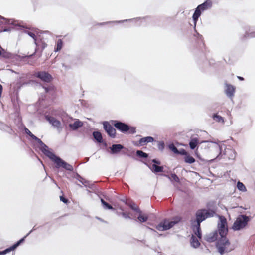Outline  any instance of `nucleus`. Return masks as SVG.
<instances>
[{
    "label": "nucleus",
    "mask_w": 255,
    "mask_h": 255,
    "mask_svg": "<svg viewBox=\"0 0 255 255\" xmlns=\"http://www.w3.org/2000/svg\"><path fill=\"white\" fill-rule=\"evenodd\" d=\"M219 219L220 222L218 224V228L221 239L218 242L217 247L219 252L221 254H223L226 250H227V247L230 243L226 237L228 232L226 218L224 216H220Z\"/></svg>",
    "instance_id": "1"
},
{
    "label": "nucleus",
    "mask_w": 255,
    "mask_h": 255,
    "mask_svg": "<svg viewBox=\"0 0 255 255\" xmlns=\"http://www.w3.org/2000/svg\"><path fill=\"white\" fill-rule=\"evenodd\" d=\"M114 204L113 205V210H116L119 215H122L126 219L130 218L129 214L124 212V207L126 205H128L131 209L137 213H140L139 207L133 201L118 199H115Z\"/></svg>",
    "instance_id": "2"
},
{
    "label": "nucleus",
    "mask_w": 255,
    "mask_h": 255,
    "mask_svg": "<svg viewBox=\"0 0 255 255\" xmlns=\"http://www.w3.org/2000/svg\"><path fill=\"white\" fill-rule=\"evenodd\" d=\"M249 221L250 218L248 216L245 215H239L235 221L232 229L234 231L242 230L245 228Z\"/></svg>",
    "instance_id": "3"
},
{
    "label": "nucleus",
    "mask_w": 255,
    "mask_h": 255,
    "mask_svg": "<svg viewBox=\"0 0 255 255\" xmlns=\"http://www.w3.org/2000/svg\"><path fill=\"white\" fill-rule=\"evenodd\" d=\"M212 5V1L209 0H207L203 3L197 6L192 16L195 23L197 22L198 18L201 15V12L211 8Z\"/></svg>",
    "instance_id": "4"
},
{
    "label": "nucleus",
    "mask_w": 255,
    "mask_h": 255,
    "mask_svg": "<svg viewBox=\"0 0 255 255\" xmlns=\"http://www.w3.org/2000/svg\"><path fill=\"white\" fill-rule=\"evenodd\" d=\"M51 161L55 164L54 168L56 169L62 168L67 171H73V167L71 164L68 163L57 155H56Z\"/></svg>",
    "instance_id": "5"
},
{
    "label": "nucleus",
    "mask_w": 255,
    "mask_h": 255,
    "mask_svg": "<svg viewBox=\"0 0 255 255\" xmlns=\"http://www.w3.org/2000/svg\"><path fill=\"white\" fill-rule=\"evenodd\" d=\"M93 140L94 142L98 143L99 145H103L106 151L112 154V146L108 147L105 141L103 138L101 133L99 131H94L92 133Z\"/></svg>",
    "instance_id": "6"
},
{
    "label": "nucleus",
    "mask_w": 255,
    "mask_h": 255,
    "mask_svg": "<svg viewBox=\"0 0 255 255\" xmlns=\"http://www.w3.org/2000/svg\"><path fill=\"white\" fill-rule=\"evenodd\" d=\"M181 218L176 217L174 218V221L164 220L160 222L156 227L157 229L160 231L167 230L172 228L174 225L180 221Z\"/></svg>",
    "instance_id": "7"
},
{
    "label": "nucleus",
    "mask_w": 255,
    "mask_h": 255,
    "mask_svg": "<svg viewBox=\"0 0 255 255\" xmlns=\"http://www.w3.org/2000/svg\"><path fill=\"white\" fill-rule=\"evenodd\" d=\"M115 127L122 132H128L129 134H133L136 132L134 127H129L128 125L117 121H113Z\"/></svg>",
    "instance_id": "8"
},
{
    "label": "nucleus",
    "mask_w": 255,
    "mask_h": 255,
    "mask_svg": "<svg viewBox=\"0 0 255 255\" xmlns=\"http://www.w3.org/2000/svg\"><path fill=\"white\" fill-rule=\"evenodd\" d=\"M37 143L39 145V148L43 154L50 160H53L56 155L54 152L51 151V149H50L40 139L38 141Z\"/></svg>",
    "instance_id": "9"
},
{
    "label": "nucleus",
    "mask_w": 255,
    "mask_h": 255,
    "mask_svg": "<svg viewBox=\"0 0 255 255\" xmlns=\"http://www.w3.org/2000/svg\"><path fill=\"white\" fill-rule=\"evenodd\" d=\"M34 76L39 78L44 83H48L53 80L52 75L45 71L35 72Z\"/></svg>",
    "instance_id": "10"
},
{
    "label": "nucleus",
    "mask_w": 255,
    "mask_h": 255,
    "mask_svg": "<svg viewBox=\"0 0 255 255\" xmlns=\"http://www.w3.org/2000/svg\"><path fill=\"white\" fill-rule=\"evenodd\" d=\"M44 117L46 121H48L53 127L56 128L58 130H61V123L59 120L49 115H45Z\"/></svg>",
    "instance_id": "11"
},
{
    "label": "nucleus",
    "mask_w": 255,
    "mask_h": 255,
    "mask_svg": "<svg viewBox=\"0 0 255 255\" xmlns=\"http://www.w3.org/2000/svg\"><path fill=\"white\" fill-rule=\"evenodd\" d=\"M42 43L40 44V45L38 47V49H37V51L36 52V48L35 49V51L33 53L26 55V59H29L32 58L33 57L34 55H36L38 58H40L42 56V53L43 51V50L46 47L47 44L44 42L42 40Z\"/></svg>",
    "instance_id": "12"
},
{
    "label": "nucleus",
    "mask_w": 255,
    "mask_h": 255,
    "mask_svg": "<svg viewBox=\"0 0 255 255\" xmlns=\"http://www.w3.org/2000/svg\"><path fill=\"white\" fill-rule=\"evenodd\" d=\"M24 32L27 35H28L30 37H31L34 41V44L36 45V52L37 50V49H38V46L40 45L42 43V39L40 38V36L38 35V38L36 36L34 32H32L31 31H29L27 30H24Z\"/></svg>",
    "instance_id": "13"
},
{
    "label": "nucleus",
    "mask_w": 255,
    "mask_h": 255,
    "mask_svg": "<svg viewBox=\"0 0 255 255\" xmlns=\"http://www.w3.org/2000/svg\"><path fill=\"white\" fill-rule=\"evenodd\" d=\"M40 85L44 89L45 93L51 96H54L55 93V87L52 84H42L40 83Z\"/></svg>",
    "instance_id": "14"
},
{
    "label": "nucleus",
    "mask_w": 255,
    "mask_h": 255,
    "mask_svg": "<svg viewBox=\"0 0 255 255\" xmlns=\"http://www.w3.org/2000/svg\"><path fill=\"white\" fill-rule=\"evenodd\" d=\"M196 222L198 226H200V223L207 218L203 209L198 210L196 214Z\"/></svg>",
    "instance_id": "15"
},
{
    "label": "nucleus",
    "mask_w": 255,
    "mask_h": 255,
    "mask_svg": "<svg viewBox=\"0 0 255 255\" xmlns=\"http://www.w3.org/2000/svg\"><path fill=\"white\" fill-rule=\"evenodd\" d=\"M83 126V123L79 119H76L73 123H70L68 126L70 129L72 131H76L79 128Z\"/></svg>",
    "instance_id": "16"
},
{
    "label": "nucleus",
    "mask_w": 255,
    "mask_h": 255,
    "mask_svg": "<svg viewBox=\"0 0 255 255\" xmlns=\"http://www.w3.org/2000/svg\"><path fill=\"white\" fill-rule=\"evenodd\" d=\"M74 178L79 181L81 184L84 186L87 187H90V182L88 180H86L85 178L82 177L78 173H76L74 175Z\"/></svg>",
    "instance_id": "17"
},
{
    "label": "nucleus",
    "mask_w": 255,
    "mask_h": 255,
    "mask_svg": "<svg viewBox=\"0 0 255 255\" xmlns=\"http://www.w3.org/2000/svg\"><path fill=\"white\" fill-rule=\"evenodd\" d=\"M217 238L218 233L217 231L210 233L206 235L205 237V240L209 243L215 241L217 239Z\"/></svg>",
    "instance_id": "18"
},
{
    "label": "nucleus",
    "mask_w": 255,
    "mask_h": 255,
    "mask_svg": "<svg viewBox=\"0 0 255 255\" xmlns=\"http://www.w3.org/2000/svg\"><path fill=\"white\" fill-rule=\"evenodd\" d=\"M235 87L233 85L229 84H226L225 93L229 97H232L235 92Z\"/></svg>",
    "instance_id": "19"
},
{
    "label": "nucleus",
    "mask_w": 255,
    "mask_h": 255,
    "mask_svg": "<svg viewBox=\"0 0 255 255\" xmlns=\"http://www.w3.org/2000/svg\"><path fill=\"white\" fill-rule=\"evenodd\" d=\"M103 125V128L107 132L109 137H112V125L110 124V122L103 121L102 122Z\"/></svg>",
    "instance_id": "20"
},
{
    "label": "nucleus",
    "mask_w": 255,
    "mask_h": 255,
    "mask_svg": "<svg viewBox=\"0 0 255 255\" xmlns=\"http://www.w3.org/2000/svg\"><path fill=\"white\" fill-rule=\"evenodd\" d=\"M0 19L3 20L0 21V24H12L16 26H20L18 23L14 21V20L6 18L1 15H0Z\"/></svg>",
    "instance_id": "21"
},
{
    "label": "nucleus",
    "mask_w": 255,
    "mask_h": 255,
    "mask_svg": "<svg viewBox=\"0 0 255 255\" xmlns=\"http://www.w3.org/2000/svg\"><path fill=\"white\" fill-rule=\"evenodd\" d=\"M153 140V138L150 136L143 137L139 140L138 144L137 145L138 146H143L146 145L147 143L152 142Z\"/></svg>",
    "instance_id": "22"
},
{
    "label": "nucleus",
    "mask_w": 255,
    "mask_h": 255,
    "mask_svg": "<svg viewBox=\"0 0 255 255\" xmlns=\"http://www.w3.org/2000/svg\"><path fill=\"white\" fill-rule=\"evenodd\" d=\"M12 102L13 103L14 113L16 115L18 116L20 113V105L18 100L17 99V101L16 102L15 100L12 99Z\"/></svg>",
    "instance_id": "23"
},
{
    "label": "nucleus",
    "mask_w": 255,
    "mask_h": 255,
    "mask_svg": "<svg viewBox=\"0 0 255 255\" xmlns=\"http://www.w3.org/2000/svg\"><path fill=\"white\" fill-rule=\"evenodd\" d=\"M14 21H15V20H14ZM15 22L17 23H18L19 24V25H20V26L18 27V26H14V25H13L12 24H8V25L12 26V27H4V28H2V29H1L0 30V32H9V31H11V29H12V28H16L17 29H22V28H24V26H21L17 21H15Z\"/></svg>",
    "instance_id": "24"
},
{
    "label": "nucleus",
    "mask_w": 255,
    "mask_h": 255,
    "mask_svg": "<svg viewBox=\"0 0 255 255\" xmlns=\"http://www.w3.org/2000/svg\"><path fill=\"white\" fill-rule=\"evenodd\" d=\"M190 243L194 248H198L200 245V243L197 238L193 235H192L190 239Z\"/></svg>",
    "instance_id": "25"
},
{
    "label": "nucleus",
    "mask_w": 255,
    "mask_h": 255,
    "mask_svg": "<svg viewBox=\"0 0 255 255\" xmlns=\"http://www.w3.org/2000/svg\"><path fill=\"white\" fill-rule=\"evenodd\" d=\"M199 143V139L197 137L191 138L189 142V146L191 149H194Z\"/></svg>",
    "instance_id": "26"
},
{
    "label": "nucleus",
    "mask_w": 255,
    "mask_h": 255,
    "mask_svg": "<svg viewBox=\"0 0 255 255\" xmlns=\"http://www.w3.org/2000/svg\"><path fill=\"white\" fill-rule=\"evenodd\" d=\"M193 230L195 235H196L199 239H201L202 233L200 226H198V224H196L193 229Z\"/></svg>",
    "instance_id": "27"
},
{
    "label": "nucleus",
    "mask_w": 255,
    "mask_h": 255,
    "mask_svg": "<svg viewBox=\"0 0 255 255\" xmlns=\"http://www.w3.org/2000/svg\"><path fill=\"white\" fill-rule=\"evenodd\" d=\"M63 42L62 39H59L57 42L54 48V51L57 52L61 50L63 47Z\"/></svg>",
    "instance_id": "28"
},
{
    "label": "nucleus",
    "mask_w": 255,
    "mask_h": 255,
    "mask_svg": "<svg viewBox=\"0 0 255 255\" xmlns=\"http://www.w3.org/2000/svg\"><path fill=\"white\" fill-rule=\"evenodd\" d=\"M213 119L218 123H221L222 124H224L225 121L224 118L221 116L219 115L218 113H215L212 116Z\"/></svg>",
    "instance_id": "29"
},
{
    "label": "nucleus",
    "mask_w": 255,
    "mask_h": 255,
    "mask_svg": "<svg viewBox=\"0 0 255 255\" xmlns=\"http://www.w3.org/2000/svg\"><path fill=\"white\" fill-rule=\"evenodd\" d=\"M101 204L103 207V208L105 209L112 210V205L109 204L104 199L100 197Z\"/></svg>",
    "instance_id": "30"
},
{
    "label": "nucleus",
    "mask_w": 255,
    "mask_h": 255,
    "mask_svg": "<svg viewBox=\"0 0 255 255\" xmlns=\"http://www.w3.org/2000/svg\"><path fill=\"white\" fill-rule=\"evenodd\" d=\"M27 234L24 236L23 237L21 238L20 240L14 243L12 245L14 246L15 249L17 248V247L20 246L21 244H22L25 240L26 238L27 237Z\"/></svg>",
    "instance_id": "31"
},
{
    "label": "nucleus",
    "mask_w": 255,
    "mask_h": 255,
    "mask_svg": "<svg viewBox=\"0 0 255 255\" xmlns=\"http://www.w3.org/2000/svg\"><path fill=\"white\" fill-rule=\"evenodd\" d=\"M151 169L154 172H161L163 171V167L162 166H159L156 164H153L152 165V168Z\"/></svg>",
    "instance_id": "32"
},
{
    "label": "nucleus",
    "mask_w": 255,
    "mask_h": 255,
    "mask_svg": "<svg viewBox=\"0 0 255 255\" xmlns=\"http://www.w3.org/2000/svg\"><path fill=\"white\" fill-rule=\"evenodd\" d=\"M124 148L121 144H113V153L119 152Z\"/></svg>",
    "instance_id": "33"
},
{
    "label": "nucleus",
    "mask_w": 255,
    "mask_h": 255,
    "mask_svg": "<svg viewBox=\"0 0 255 255\" xmlns=\"http://www.w3.org/2000/svg\"><path fill=\"white\" fill-rule=\"evenodd\" d=\"M185 162L187 163L192 164L195 161V159L189 155H186L184 158Z\"/></svg>",
    "instance_id": "34"
},
{
    "label": "nucleus",
    "mask_w": 255,
    "mask_h": 255,
    "mask_svg": "<svg viewBox=\"0 0 255 255\" xmlns=\"http://www.w3.org/2000/svg\"><path fill=\"white\" fill-rule=\"evenodd\" d=\"M20 123V126L19 128H21L23 129L25 133L28 136L31 133V132L26 127V126L22 123L21 119L19 121Z\"/></svg>",
    "instance_id": "35"
},
{
    "label": "nucleus",
    "mask_w": 255,
    "mask_h": 255,
    "mask_svg": "<svg viewBox=\"0 0 255 255\" xmlns=\"http://www.w3.org/2000/svg\"><path fill=\"white\" fill-rule=\"evenodd\" d=\"M203 210L207 218L213 217L216 214L215 212L213 210H207L205 209H203Z\"/></svg>",
    "instance_id": "36"
},
{
    "label": "nucleus",
    "mask_w": 255,
    "mask_h": 255,
    "mask_svg": "<svg viewBox=\"0 0 255 255\" xmlns=\"http://www.w3.org/2000/svg\"><path fill=\"white\" fill-rule=\"evenodd\" d=\"M136 155L141 158H146L148 157V155L147 153L141 150H137L136 151Z\"/></svg>",
    "instance_id": "37"
},
{
    "label": "nucleus",
    "mask_w": 255,
    "mask_h": 255,
    "mask_svg": "<svg viewBox=\"0 0 255 255\" xmlns=\"http://www.w3.org/2000/svg\"><path fill=\"white\" fill-rule=\"evenodd\" d=\"M139 213V215L138 217V219L139 221H140L141 222H144L148 220V216L145 215H142L141 214V212L140 211V213Z\"/></svg>",
    "instance_id": "38"
},
{
    "label": "nucleus",
    "mask_w": 255,
    "mask_h": 255,
    "mask_svg": "<svg viewBox=\"0 0 255 255\" xmlns=\"http://www.w3.org/2000/svg\"><path fill=\"white\" fill-rule=\"evenodd\" d=\"M238 189L241 191H246V188L244 184L240 181L237 183V185Z\"/></svg>",
    "instance_id": "39"
},
{
    "label": "nucleus",
    "mask_w": 255,
    "mask_h": 255,
    "mask_svg": "<svg viewBox=\"0 0 255 255\" xmlns=\"http://www.w3.org/2000/svg\"><path fill=\"white\" fill-rule=\"evenodd\" d=\"M9 128V126L4 124L3 122H0V129L5 131H7L8 128Z\"/></svg>",
    "instance_id": "40"
},
{
    "label": "nucleus",
    "mask_w": 255,
    "mask_h": 255,
    "mask_svg": "<svg viewBox=\"0 0 255 255\" xmlns=\"http://www.w3.org/2000/svg\"><path fill=\"white\" fill-rule=\"evenodd\" d=\"M228 152L231 154V157H229V159H234L235 158V151L231 149H227L225 150V154L227 155Z\"/></svg>",
    "instance_id": "41"
},
{
    "label": "nucleus",
    "mask_w": 255,
    "mask_h": 255,
    "mask_svg": "<svg viewBox=\"0 0 255 255\" xmlns=\"http://www.w3.org/2000/svg\"><path fill=\"white\" fill-rule=\"evenodd\" d=\"M16 249L14 247V246L12 245L11 246L6 248L5 249L3 250V253L4 255H6L7 253H10L11 251H13L15 250Z\"/></svg>",
    "instance_id": "42"
},
{
    "label": "nucleus",
    "mask_w": 255,
    "mask_h": 255,
    "mask_svg": "<svg viewBox=\"0 0 255 255\" xmlns=\"http://www.w3.org/2000/svg\"><path fill=\"white\" fill-rule=\"evenodd\" d=\"M168 148L170 150L173 151L175 154H176L177 152H178V150L177 149V148L175 146V145L173 143L170 144L168 145Z\"/></svg>",
    "instance_id": "43"
},
{
    "label": "nucleus",
    "mask_w": 255,
    "mask_h": 255,
    "mask_svg": "<svg viewBox=\"0 0 255 255\" xmlns=\"http://www.w3.org/2000/svg\"><path fill=\"white\" fill-rule=\"evenodd\" d=\"M60 200L61 202H63L66 204H68L70 203L69 200L63 195H61L60 196Z\"/></svg>",
    "instance_id": "44"
},
{
    "label": "nucleus",
    "mask_w": 255,
    "mask_h": 255,
    "mask_svg": "<svg viewBox=\"0 0 255 255\" xmlns=\"http://www.w3.org/2000/svg\"><path fill=\"white\" fill-rule=\"evenodd\" d=\"M171 179L176 182L180 181L179 177L175 174H172L171 175Z\"/></svg>",
    "instance_id": "45"
},
{
    "label": "nucleus",
    "mask_w": 255,
    "mask_h": 255,
    "mask_svg": "<svg viewBox=\"0 0 255 255\" xmlns=\"http://www.w3.org/2000/svg\"><path fill=\"white\" fill-rule=\"evenodd\" d=\"M158 148L160 150H163L164 148V143L163 141H160L158 143Z\"/></svg>",
    "instance_id": "46"
},
{
    "label": "nucleus",
    "mask_w": 255,
    "mask_h": 255,
    "mask_svg": "<svg viewBox=\"0 0 255 255\" xmlns=\"http://www.w3.org/2000/svg\"><path fill=\"white\" fill-rule=\"evenodd\" d=\"M29 136L33 140L36 141L37 142L40 139L39 138L34 135L32 132L29 134Z\"/></svg>",
    "instance_id": "47"
},
{
    "label": "nucleus",
    "mask_w": 255,
    "mask_h": 255,
    "mask_svg": "<svg viewBox=\"0 0 255 255\" xmlns=\"http://www.w3.org/2000/svg\"><path fill=\"white\" fill-rule=\"evenodd\" d=\"M29 136L33 140L36 141L37 142L40 139L39 138L34 135L32 132L29 134Z\"/></svg>",
    "instance_id": "48"
},
{
    "label": "nucleus",
    "mask_w": 255,
    "mask_h": 255,
    "mask_svg": "<svg viewBox=\"0 0 255 255\" xmlns=\"http://www.w3.org/2000/svg\"><path fill=\"white\" fill-rule=\"evenodd\" d=\"M176 154L186 156L188 154V153L185 150L182 149L180 150H178V152H177Z\"/></svg>",
    "instance_id": "49"
},
{
    "label": "nucleus",
    "mask_w": 255,
    "mask_h": 255,
    "mask_svg": "<svg viewBox=\"0 0 255 255\" xmlns=\"http://www.w3.org/2000/svg\"><path fill=\"white\" fill-rule=\"evenodd\" d=\"M10 134H16L15 131L9 126V128L7 129V131H5Z\"/></svg>",
    "instance_id": "50"
},
{
    "label": "nucleus",
    "mask_w": 255,
    "mask_h": 255,
    "mask_svg": "<svg viewBox=\"0 0 255 255\" xmlns=\"http://www.w3.org/2000/svg\"><path fill=\"white\" fill-rule=\"evenodd\" d=\"M111 24V21H108V22H106L98 23L97 24V25H100V26H104L105 25H110Z\"/></svg>",
    "instance_id": "51"
},
{
    "label": "nucleus",
    "mask_w": 255,
    "mask_h": 255,
    "mask_svg": "<svg viewBox=\"0 0 255 255\" xmlns=\"http://www.w3.org/2000/svg\"><path fill=\"white\" fill-rule=\"evenodd\" d=\"M41 226H39L37 228L36 227V225H35L32 229L27 234V236H29L33 231L36 230L37 228L41 227Z\"/></svg>",
    "instance_id": "52"
},
{
    "label": "nucleus",
    "mask_w": 255,
    "mask_h": 255,
    "mask_svg": "<svg viewBox=\"0 0 255 255\" xmlns=\"http://www.w3.org/2000/svg\"><path fill=\"white\" fill-rule=\"evenodd\" d=\"M95 218L97 219V220H98L99 221L102 222H103L104 223H107V222L106 221L104 220L103 219H102L100 217H99L98 216H96Z\"/></svg>",
    "instance_id": "53"
},
{
    "label": "nucleus",
    "mask_w": 255,
    "mask_h": 255,
    "mask_svg": "<svg viewBox=\"0 0 255 255\" xmlns=\"http://www.w3.org/2000/svg\"><path fill=\"white\" fill-rule=\"evenodd\" d=\"M152 161V162L155 163L154 164H157L160 165L161 164L160 161H159L155 159H153Z\"/></svg>",
    "instance_id": "54"
},
{
    "label": "nucleus",
    "mask_w": 255,
    "mask_h": 255,
    "mask_svg": "<svg viewBox=\"0 0 255 255\" xmlns=\"http://www.w3.org/2000/svg\"><path fill=\"white\" fill-rule=\"evenodd\" d=\"M3 90V87L0 84V97L1 96L2 92Z\"/></svg>",
    "instance_id": "55"
},
{
    "label": "nucleus",
    "mask_w": 255,
    "mask_h": 255,
    "mask_svg": "<svg viewBox=\"0 0 255 255\" xmlns=\"http://www.w3.org/2000/svg\"><path fill=\"white\" fill-rule=\"evenodd\" d=\"M35 156L37 158V159L40 162V163H41V164L43 165V167H44V164H43V162L42 161L39 159V158L38 157V156L36 155H35Z\"/></svg>",
    "instance_id": "56"
},
{
    "label": "nucleus",
    "mask_w": 255,
    "mask_h": 255,
    "mask_svg": "<svg viewBox=\"0 0 255 255\" xmlns=\"http://www.w3.org/2000/svg\"><path fill=\"white\" fill-rule=\"evenodd\" d=\"M115 133H116V130L113 128V138L114 137Z\"/></svg>",
    "instance_id": "57"
},
{
    "label": "nucleus",
    "mask_w": 255,
    "mask_h": 255,
    "mask_svg": "<svg viewBox=\"0 0 255 255\" xmlns=\"http://www.w3.org/2000/svg\"><path fill=\"white\" fill-rule=\"evenodd\" d=\"M238 79H239L240 80L243 81L244 80V78L241 76H237Z\"/></svg>",
    "instance_id": "58"
},
{
    "label": "nucleus",
    "mask_w": 255,
    "mask_h": 255,
    "mask_svg": "<svg viewBox=\"0 0 255 255\" xmlns=\"http://www.w3.org/2000/svg\"><path fill=\"white\" fill-rule=\"evenodd\" d=\"M0 255H5L3 253V251H0Z\"/></svg>",
    "instance_id": "59"
},
{
    "label": "nucleus",
    "mask_w": 255,
    "mask_h": 255,
    "mask_svg": "<svg viewBox=\"0 0 255 255\" xmlns=\"http://www.w3.org/2000/svg\"><path fill=\"white\" fill-rule=\"evenodd\" d=\"M85 161L84 162L85 163L87 162H88L89 161V158H85Z\"/></svg>",
    "instance_id": "60"
},
{
    "label": "nucleus",
    "mask_w": 255,
    "mask_h": 255,
    "mask_svg": "<svg viewBox=\"0 0 255 255\" xmlns=\"http://www.w3.org/2000/svg\"><path fill=\"white\" fill-rule=\"evenodd\" d=\"M52 181H53V182L57 186V184L56 181L54 179H52Z\"/></svg>",
    "instance_id": "61"
},
{
    "label": "nucleus",
    "mask_w": 255,
    "mask_h": 255,
    "mask_svg": "<svg viewBox=\"0 0 255 255\" xmlns=\"http://www.w3.org/2000/svg\"><path fill=\"white\" fill-rule=\"evenodd\" d=\"M62 66H63V67H67V66H66V65L64 63L62 64Z\"/></svg>",
    "instance_id": "62"
},
{
    "label": "nucleus",
    "mask_w": 255,
    "mask_h": 255,
    "mask_svg": "<svg viewBox=\"0 0 255 255\" xmlns=\"http://www.w3.org/2000/svg\"><path fill=\"white\" fill-rule=\"evenodd\" d=\"M78 185L80 186V187H82L81 185H80V184H78Z\"/></svg>",
    "instance_id": "63"
},
{
    "label": "nucleus",
    "mask_w": 255,
    "mask_h": 255,
    "mask_svg": "<svg viewBox=\"0 0 255 255\" xmlns=\"http://www.w3.org/2000/svg\"><path fill=\"white\" fill-rule=\"evenodd\" d=\"M12 255H15V253H13Z\"/></svg>",
    "instance_id": "64"
}]
</instances>
